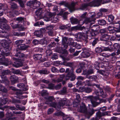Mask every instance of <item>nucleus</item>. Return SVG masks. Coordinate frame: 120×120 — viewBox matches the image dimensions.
<instances>
[{
    "label": "nucleus",
    "instance_id": "nucleus-10",
    "mask_svg": "<svg viewBox=\"0 0 120 120\" xmlns=\"http://www.w3.org/2000/svg\"><path fill=\"white\" fill-rule=\"evenodd\" d=\"M78 111L86 114L87 112V108L84 104L82 103V105L80 106V108L78 109Z\"/></svg>",
    "mask_w": 120,
    "mask_h": 120
},
{
    "label": "nucleus",
    "instance_id": "nucleus-44",
    "mask_svg": "<svg viewBox=\"0 0 120 120\" xmlns=\"http://www.w3.org/2000/svg\"><path fill=\"white\" fill-rule=\"evenodd\" d=\"M16 107L19 109L20 110H23L25 109V107L21 105H16Z\"/></svg>",
    "mask_w": 120,
    "mask_h": 120
},
{
    "label": "nucleus",
    "instance_id": "nucleus-14",
    "mask_svg": "<svg viewBox=\"0 0 120 120\" xmlns=\"http://www.w3.org/2000/svg\"><path fill=\"white\" fill-rule=\"evenodd\" d=\"M94 22L90 23L89 25V26L92 28L91 30H92L95 31L98 30L99 29V26L98 25H94L92 26L94 23Z\"/></svg>",
    "mask_w": 120,
    "mask_h": 120
},
{
    "label": "nucleus",
    "instance_id": "nucleus-3",
    "mask_svg": "<svg viewBox=\"0 0 120 120\" xmlns=\"http://www.w3.org/2000/svg\"><path fill=\"white\" fill-rule=\"evenodd\" d=\"M104 100L102 99H100L98 96L94 97V99H92L91 100V102L92 103L93 107H95L98 105L100 104V103L103 102Z\"/></svg>",
    "mask_w": 120,
    "mask_h": 120
},
{
    "label": "nucleus",
    "instance_id": "nucleus-24",
    "mask_svg": "<svg viewBox=\"0 0 120 120\" xmlns=\"http://www.w3.org/2000/svg\"><path fill=\"white\" fill-rule=\"evenodd\" d=\"M113 28L117 29L118 31L120 32V24L119 23V21L113 24Z\"/></svg>",
    "mask_w": 120,
    "mask_h": 120
},
{
    "label": "nucleus",
    "instance_id": "nucleus-28",
    "mask_svg": "<svg viewBox=\"0 0 120 120\" xmlns=\"http://www.w3.org/2000/svg\"><path fill=\"white\" fill-rule=\"evenodd\" d=\"M97 110H94L93 109H90L88 112H87L86 114L88 115L91 116L94 113L95 111H97Z\"/></svg>",
    "mask_w": 120,
    "mask_h": 120
},
{
    "label": "nucleus",
    "instance_id": "nucleus-32",
    "mask_svg": "<svg viewBox=\"0 0 120 120\" xmlns=\"http://www.w3.org/2000/svg\"><path fill=\"white\" fill-rule=\"evenodd\" d=\"M15 56L19 57H24V58H26L27 57V56H25L24 54L19 52L15 55Z\"/></svg>",
    "mask_w": 120,
    "mask_h": 120
},
{
    "label": "nucleus",
    "instance_id": "nucleus-18",
    "mask_svg": "<svg viewBox=\"0 0 120 120\" xmlns=\"http://www.w3.org/2000/svg\"><path fill=\"white\" fill-rule=\"evenodd\" d=\"M69 45L71 46V47H75L77 49H79L81 48L80 45L79 44H77L74 42H70L69 44Z\"/></svg>",
    "mask_w": 120,
    "mask_h": 120
},
{
    "label": "nucleus",
    "instance_id": "nucleus-55",
    "mask_svg": "<svg viewBox=\"0 0 120 120\" xmlns=\"http://www.w3.org/2000/svg\"><path fill=\"white\" fill-rule=\"evenodd\" d=\"M46 55L47 56H49L51 55L52 53V52L51 50H47L46 51Z\"/></svg>",
    "mask_w": 120,
    "mask_h": 120
},
{
    "label": "nucleus",
    "instance_id": "nucleus-31",
    "mask_svg": "<svg viewBox=\"0 0 120 120\" xmlns=\"http://www.w3.org/2000/svg\"><path fill=\"white\" fill-rule=\"evenodd\" d=\"M51 20L54 23L58 22V17H55L52 15Z\"/></svg>",
    "mask_w": 120,
    "mask_h": 120
},
{
    "label": "nucleus",
    "instance_id": "nucleus-51",
    "mask_svg": "<svg viewBox=\"0 0 120 120\" xmlns=\"http://www.w3.org/2000/svg\"><path fill=\"white\" fill-rule=\"evenodd\" d=\"M84 34L81 33H79L77 35V38L79 39H81L83 36Z\"/></svg>",
    "mask_w": 120,
    "mask_h": 120
},
{
    "label": "nucleus",
    "instance_id": "nucleus-57",
    "mask_svg": "<svg viewBox=\"0 0 120 120\" xmlns=\"http://www.w3.org/2000/svg\"><path fill=\"white\" fill-rule=\"evenodd\" d=\"M62 78H60V77L57 80H53L52 81L53 82H60L63 80Z\"/></svg>",
    "mask_w": 120,
    "mask_h": 120
},
{
    "label": "nucleus",
    "instance_id": "nucleus-60",
    "mask_svg": "<svg viewBox=\"0 0 120 120\" xmlns=\"http://www.w3.org/2000/svg\"><path fill=\"white\" fill-rule=\"evenodd\" d=\"M51 70L53 72H55L58 71V69L54 67H53L51 68Z\"/></svg>",
    "mask_w": 120,
    "mask_h": 120
},
{
    "label": "nucleus",
    "instance_id": "nucleus-36",
    "mask_svg": "<svg viewBox=\"0 0 120 120\" xmlns=\"http://www.w3.org/2000/svg\"><path fill=\"white\" fill-rule=\"evenodd\" d=\"M96 115L97 116V118H98L99 120L100 119V118L102 116H103L102 113L100 111L96 113Z\"/></svg>",
    "mask_w": 120,
    "mask_h": 120
},
{
    "label": "nucleus",
    "instance_id": "nucleus-8",
    "mask_svg": "<svg viewBox=\"0 0 120 120\" xmlns=\"http://www.w3.org/2000/svg\"><path fill=\"white\" fill-rule=\"evenodd\" d=\"M52 15V14L50 12L45 11L42 18L46 21H48L51 20Z\"/></svg>",
    "mask_w": 120,
    "mask_h": 120
},
{
    "label": "nucleus",
    "instance_id": "nucleus-54",
    "mask_svg": "<svg viewBox=\"0 0 120 120\" xmlns=\"http://www.w3.org/2000/svg\"><path fill=\"white\" fill-rule=\"evenodd\" d=\"M0 22L2 23H7L8 21L4 17L0 18Z\"/></svg>",
    "mask_w": 120,
    "mask_h": 120
},
{
    "label": "nucleus",
    "instance_id": "nucleus-4",
    "mask_svg": "<svg viewBox=\"0 0 120 120\" xmlns=\"http://www.w3.org/2000/svg\"><path fill=\"white\" fill-rule=\"evenodd\" d=\"M76 4V3L72 2L70 4H69L68 3L64 1L60 3V4L64 5L66 7H68L71 12H72L75 10V7Z\"/></svg>",
    "mask_w": 120,
    "mask_h": 120
},
{
    "label": "nucleus",
    "instance_id": "nucleus-2",
    "mask_svg": "<svg viewBox=\"0 0 120 120\" xmlns=\"http://www.w3.org/2000/svg\"><path fill=\"white\" fill-rule=\"evenodd\" d=\"M69 68L66 69L65 72L67 73L68 74L67 75L65 79L66 80H68L69 78H71V80L73 81L75 80V76L73 74V70H74V68L73 67H71V69L70 70Z\"/></svg>",
    "mask_w": 120,
    "mask_h": 120
},
{
    "label": "nucleus",
    "instance_id": "nucleus-56",
    "mask_svg": "<svg viewBox=\"0 0 120 120\" xmlns=\"http://www.w3.org/2000/svg\"><path fill=\"white\" fill-rule=\"evenodd\" d=\"M55 45V43L54 42H53L50 43L49 45L47 46V47H48V48L49 49L51 48L54 47Z\"/></svg>",
    "mask_w": 120,
    "mask_h": 120
},
{
    "label": "nucleus",
    "instance_id": "nucleus-64",
    "mask_svg": "<svg viewBox=\"0 0 120 120\" xmlns=\"http://www.w3.org/2000/svg\"><path fill=\"white\" fill-rule=\"evenodd\" d=\"M12 72L14 74H19L21 73L20 71L19 70H14Z\"/></svg>",
    "mask_w": 120,
    "mask_h": 120
},
{
    "label": "nucleus",
    "instance_id": "nucleus-29",
    "mask_svg": "<svg viewBox=\"0 0 120 120\" xmlns=\"http://www.w3.org/2000/svg\"><path fill=\"white\" fill-rule=\"evenodd\" d=\"M5 59L3 55L0 54V64H4Z\"/></svg>",
    "mask_w": 120,
    "mask_h": 120
},
{
    "label": "nucleus",
    "instance_id": "nucleus-7",
    "mask_svg": "<svg viewBox=\"0 0 120 120\" xmlns=\"http://www.w3.org/2000/svg\"><path fill=\"white\" fill-rule=\"evenodd\" d=\"M89 14L90 15V17L88 18H87L85 19V22L86 23L90 22L91 21H93V22H94L95 20V18L96 15V14L94 12H90Z\"/></svg>",
    "mask_w": 120,
    "mask_h": 120
},
{
    "label": "nucleus",
    "instance_id": "nucleus-42",
    "mask_svg": "<svg viewBox=\"0 0 120 120\" xmlns=\"http://www.w3.org/2000/svg\"><path fill=\"white\" fill-rule=\"evenodd\" d=\"M114 17L112 15H110L108 16V20L110 22H112L114 20Z\"/></svg>",
    "mask_w": 120,
    "mask_h": 120
},
{
    "label": "nucleus",
    "instance_id": "nucleus-12",
    "mask_svg": "<svg viewBox=\"0 0 120 120\" xmlns=\"http://www.w3.org/2000/svg\"><path fill=\"white\" fill-rule=\"evenodd\" d=\"M77 79L78 80V82L76 83V84L78 85H83V84L85 83V82L82 83L81 80H83L84 79V77L81 76H78L77 77Z\"/></svg>",
    "mask_w": 120,
    "mask_h": 120
},
{
    "label": "nucleus",
    "instance_id": "nucleus-30",
    "mask_svg": "<svg viewBox=\"0 0 120 120\" xmlns=\"http://www.w3.org/2000/svg\"><path fill=\"white\" fill-rule=\"evenodd\" d=\"M40 3L39 1L34 2L32 8L34 9H35L38 7H39L40 5Z\"/></svg>",
    "mask_w": 120,
    "mask_h": 120
},
{
    "label": "nucleus",
    "instance_id": "nucleus-62",
    "mask_svg": "<svg viewBox=\"0 0 120 120\" xmlns=\"http://www.w3.org/2000/svg\"><path fill=\"white\" fill-rule=\"evenodd\" d=\"M94 70L93 69H90L87 71V75L91 74L94 73Z\"/></svg>",
    "mask_w": 120,
    "mask_h": 120
},
{
    "label": "nucleus",
    "instance_id": "nucleus-49",
    "mask_svg": "<svg viewBox=\"0 0 120 120\" xmlns=\"http://www.w3.org/2000/svg\"><path fill=\"white\" fill-rule=\"evenodd\" d=\"M92 80H95L97 79V77L95 75H93L87 78Z\"/></svg>",
    "mask_w": 120,
    "mask_h": 120
},
{
    "label": "nucleus",
    "instance_id": "nucleus-19",
    "mask_svg": "<svg viewBox=\"0 0 120 120\" xmlns=\"http://www.w3.org/2000/svg\"><path fill=\"white\" fill-rule=\"evenodd\" d=\"M95 3H99V5L98 6H100L101 4H104L105 3H108L111 1V0H95Z\"/></svg>",
    "mask_w": 120,
    "mask_h": 120
},
{
    "label": "nucleus",
    "instance_id": "nucleus-45",
    "mask_svg": "<svg viewBox=\"0 0 120 120\" xmlns=\"http://www.w3.org/2000/svg\"><path fill=\"white\" fill-rule=\"evenodd\" d=\"M40 74H47L49 73V71H47L45 69L42 70H40L39 71Z\"/></svg>",
    "mask_w": 120,
    "mask_h": 120
},
{
    "label": "nucleus",
    "instance_id": "nucleus-1",
    "mask_svg": "<svg viewBox=\"0 0 120 120\" xmlns=\"http://www.w3.org/2000/svg\"><path fill=\"white\" fill-rule=\"evenodd\" d=\"M71 103L67 99L64 98L59 102L58 103L56 104L54 102H52L50 104V106L55 108L60 109L61 107H63L65 105L66 106H68V108H71Z\"/></svg>",
    "mask_w": 120,
    "mask_h": 120
},
{
    "label": "nucleus",
    "instance_id": "nucleus-40",
    "mask_svg": "<svg viewBox=\"0 0 120 120\" xmlns=\"http://www.w3.org/2000/svg\"><path fill=\"white\" fill-rule=\"evenodd\" d=\"M23 41V40H18L15 41V43L17 45V48L18 47L19 45H21Z\"/></svg>",
    "mask_w": 120,
    "mask_h": 120
},
{
    "label": "nucleus",
    "instance_id": "nucleus-25",
    "mask_svg": "<svg viewBox=\"0 0 120 120\" xmlns=\"http://www.w3.org/2000/svg\"><path fill=\"white\" fill-rule=\"evenodd\" d=\"M15 64H13L12 65L13 66L16 68H18L20 66H22V63L20 61H16L14 62Z\"/></svg>",
    "mask_w": 120,
    "mask_h": 120
},
{
    "label": "nucleus",
    "instance_id": "nucleus-11",
    "mask_svg": "<svg viewBox=\"0 0 120 120\" xmlns=\"http://www.w3.org/2000/svg\"><path fill=\"white\" fill-rule=\"evenodd\" d=\"M81 55L83 57L86 58L90 56V54L88 49L84 48L83 49V52L81 53Z\"/></svg>",
    "mask_w": 120,
    "mask_h": 120
},
{
    "label": "nucleus",
    "instance_id": "nucleus-9",
    "mask_svg": "<svg viewBox=\"0 0 120 120\" xmlns=\"http://www.w3.org/2000/svg\"><path fill=\"white\" fill-rule=\"evenodd\" d=\"M35 13L36 16H37L38 18V20L40 19L43 17L44 14H45L44 11L42 10V8H39L36 11Z\"/></svg>",
    "mask_w": 120,
    "mask_h": 120
},
{
    "label": "nucleus",
    "instance_id": "nucleus-46",
    "mask_svg": "<svg viewBox=\"0 0 120 120\" xmlns=\"http://www.w3.org/2000/svg\"><path fill=\"white\" fill-rule=\"evenodd\" d=\"M42 56L41 54H37L34 56V58L36 60H40Z\"/></svg>",
    "mask_w": 120,
    "mask_h": 120
},
{
    "label": "nucleus",
    "instance_id": "nucleus-50",
    "mask_svg": "<svg viewBox=\"0 0 120 120\" xmlns=\"http://www.w3.org/2000/svg\"><path fill=\"white\" fill-rule=\"evenodd\" d=\"M95 51L97 53H100L102 51V47L97 48L95 49Z\"/></svg>",
    "mask_w": 120,
    "mask_h": 120
},
{
    "label": "nucleus",
    "instance_id": "nucleus-48",
    "mask_svg": "<svg viewBox=\"0 0 120 120\" xmlns=\"http://www.w3.org/2000/svg\"><path fill=\"white\" fill-rule=\"evenodd\" d=\"M66 88L64 87L63 88L62 90L61 91L60 93L61 94L63 95L66 93Z\"/></svg>",
    "mask_w": 120,
    "mask_h": 120
},
{
    "label": "nucleus",
    "instance_id": "nucleus-33",
    "mask_svg": "<svg viewBox=\"0 0 120 120\" xmlns=\"http://www.w3.org/2000/svg\"><path fill=\"white\" fill-rule=\"evenodd\" d=\"M0 91L5 93L7 92V89L4 86L1 85H0Z\"/></svg>",
    "mask_w": 120,
    "mask_h": 120
},
{
    "label": "nucleus",
    "instance_id": "nucleus-63",
    "mask_svg": "<svg viewBox=\"0 0 120 120\" xmlns=\"http://www.w3.org/2000/svg\"><path fill=\"white\" fill-rule=\"evenodd\" d=\"M53 28V27L52 25H50L46 27L47 30H49V31L52 30Z\"/></svg>",
    "mask_w": 120,
    "mask_h": 120
},
{
    "label": "nucleus",
    "instance_id": "nucleus-27",
    "mask_svg": "<svg viewBox=\"0 0 120 120\" xmlns=\"http://www.w3.org/2000/svg\"><path fill=\"white\" fill-rule=\"evenodd\" d=\"M71 22L73 24H77L78 23L79 21L77 19L72 17L70 19Z\"/></svg>",
    "mask_w": 120,
    "mask_h": 120
},
{
    "label": "nucleus",
    "instance_id": "nucleus-5",
    "mask_svg": "<svg viewBox=\"0 0 120 120\" xmlns=\"http://www.w3.org/2000/svg\"><path fill=\"white\" fill-rule=\"evenodd\" d=\"M99 5V3H95L94 0L90 3L82 4L80 8V9L82 10H83L89 6L95 7L96 6H98Z\"/></svg>",
    "mask_w": 120,
    "mask_h": 120
},
{
    "label": "nucleus",
    "instance_id": "nucleus-41",
    "mask_svg": "<svg viewBox=\"0 0 120 120\" xmlns=\"http://www.w3.org/2000/svg\"><path fill=\"white\" fill-rule=\"evenodd\" d=\"M9 73L10 71L9 70H4L2 72L1 76H4V75H8L9 74Z\"/></svg>",
    "mask_w": 120,
    "mask_h": 120
},
{
    "label": "nucleus",
    "instance_id": "nucleus-26",
    "mask_svg": "<svg viewBox=\"0 0 120 120\" xmlns=\"http://www.w3.org/2000/svg\"><path fill=\"white\" fill-rule=\"evenodd\" d=\"M1 43L2 44V45L4 47V49L6 51H8L9 47V44L6 42H2Z\"/></svg>",
    "mask_w": 120,
    "mask_h": 120
},
{
    "label": "nucleus",
    "instance_id": "nucleus-13",
    "mask_svg": "<svg viewBox=\"0 0 120 120\" xmlns=\"http://www.w3.org/2000/svg\"><path fill=\"white\" fill-rule=\"evenodd\" d=\"M61 57L64 60V62H63L64 65L66 66H69L71 65V63L69 62L66 63V60L68 61L70 59L68 57H65L63 56H61Z\"/></svg>",
    "mask_w": 120,
    "mask_h": 120
},
{
    "label": "nucleus",
    "instance_id": "nucleus-53",
    "mask_svg": "<svg viewBox=\"0 0 120 120\" xmlns=\"http://www.w3.org/2000/svg\"><path fill=\"white\" fill-rule=\"evenodd\" d=\"M11 25L12 28L14 29L17 28L19 27H20V25L17 24L14 25L12 23L11 24Z\"/></svg>",
    "mask_w": 120,
    "mask_h": 120
},
{
    "label": "nucleus",
    "instance_id": "nucleus-61",
    "mask_svg": "<svg viewBox=\"0 0 120 120\" xmlns=\"http://www.w3.org/2000/svg\"><path fill=\"white\" fill-rule=\"evenodd\" d=\"M17 86L20 88H22L24 87V85L23 83H20L17 85Z\"/></svg>",
    "mask_w": 120,
    "mask_h": 120
},
{
    "label": "nucleus",
    "instance_id": "nucleus-47",
    "mask_svg": "<svg viewBox=\"0 0 120 120\" xmlns=\"http://www.w3.org/2000/svg\"><path fill=\"white\" fill-rule=\"evenodd\" d=\"M73 120V118L69 117L68 116H66L64 117L63 120Z\"/></svg>",
    "mask_w": 120,
    "mask_h": 120
},
{
    "label": "nucleus",
    "instance_id": "nucleus-35",
    "mask_svg": "<svg viewBox=\"0 0 120 120\" xmlns=\"http://www.w3.org/2000/svg\"><path fill=\"white\" fill-rule=\"evenodd\" d=\"M39 44L42 45H47L48 42L45 39H41L39 41Z\"/></svg>",
    "mask_w": 120,
    "mask_h": 120
},
{
    "label": "nucleus",
    "instance_id": "nucleus-21",
    "mask_svg": "<svg viewBox=\"0 0 120 120\" xmlns=\"http://www.w3.org/2000/svg\"><path fill=\"white\" fill-rule=\"evenodd\" d=\"M42 32L41 30L36 31L34 32V34L37 37L41 38L43 36Z\"/></svg>",
    "mask_w": 120,
    "mask_h": 120
},
{
    "label": "nucleus",
    "instance_id": "nucleus-39",
    "mask_svg": "<svg viewBox=\"0 0 120 120\" xmlns=\"http://www.w3.org/2000/svg\"><path fill=\"white\" fill-rule=\"evenodd\" d=\"M69 27L67 25H62L59 27V28L62 30H65L67 29L68 27Z\"/></svg>",
    "mask_w": 120,
    "mask_h": 120
},
{
    "label": "nucleus",
    "instance_id": "nucleus-15",
    "mask_svg": "<svg viewBox=\"0 0 120 120\" xmlns=\"http://www.w3.org/2000/svg\"><path fill=\"white\" fill-rule=\"evenodd\" d=\"M68 38L66 37H64L62 38V44L65 49H66L68 47V42L67 41Z\"/></svg>",
    "mask_w": 120,
    "mask_h": 120
},
{
    "label": "nucleus",
    "instance_id": "nucleus-20",
    "mask_svg": "<svg viewBox=\"0 0 120 120\" xmlns=\"http://www.w3.org/2000/svg\"><path fill=\"white\" fill-rule=\"evenodd\" d=\"M10 79L12 84L16 83L18 80V77L15 76H11L10 77Z\"/></svg>",
    "mask_w": 120,
    "mask_h": 120
},
{
    "label": "nucleus",
    "instance_id": "nucleus-58",
    "mask_svg": "<svg viewBox=\"0 0 120 120\" xmlns=\"http://www.w3.org/2000/svg\"><path fill=\"white\" fill-rule=\"evenodd\" d=\"M32 42L33 44L35 45L39 43V41L38 40L36 39H34L33 41Z\"/></svg>",
    "mask_w": 120,
    "mask_h": 120
},
{
    "label": "nucleus",
    "instance_id": "nucleus-34",
    "mask_svg": "<svg viewBox=\"0 0 120 120\" xmlns=\"http://www.w3.org/2000/svg\"><path fill=\"white\" fill-rule=\"evenodd\" d=\"M1 77L2 79V81L3 82L6 83L7 84H8L9 83V81L8 80L7 77L5 76L4 77L3 76H1Z\"/></svg>",
    "mask_w": 120,
    "mask_h": 120
},
{
    "label": "nucleus",
    "instance_id": "nucleus-52",
    "mask_svg": "<svg viewBox=\"0 0 120 120\" xmlns=\"http://www.w3.org/2000/svg\"><path fill=\"white\" fill-rule=\"evenodd\" d=\"M82 65H83L82 64L81 65L80 64V67L81 68H79L77 69L76 71V72L78 73H81L82 71Z\"/></svg>",
    "mask_w": 120,
    "mask_h": 120
},
{
    "label": "nucleus",
    "instance_id": "nucleus-37",
    "mask_svg": "<svg viewBox=\"0 0 120 120\" xmlns=\"http://www.w3.org/2000/svg\"><path fill=\"white\" fill-rule=\"evenodd\" d=\"M98 23L100 25H104L106 24V21L103 20H100L98 21Z\"/></svg>",
    "mask_w": 120,
    "mask_h": 120
},
{
    "label": "nucleus",
    "instance_id": "nucleus-22",
    "mask_svg": "<svg viewBox=\"0 0 120 120\" xmlns=\"http://www.w3.org/2000/svg\"><path fill=\"white\" fill-rule=\"evenodd\" d=\"M14 0H11V1L9 2L8 3L11 5V7L13 9H16L18 7L16 4L13 2Z\"/></svg>",
    "mask_w": 120,
    "mask_h": 120
},
{
    "label": "nucleus",
    "instance_id": "nucleus-23",
    "mask_svg": "<svg viewBox=\"0 0 120 120\" xmlns=\"http://www.w3.org/2000/svg\"><path fill=\"white\" fill-rule=\"evenodd\" d=\"M29 47V46L26 45L25 44H22L19 45L18 48L20 50H25Z\"/></svg>",
    "mask_w": 120,
    "mask_h": 120
},
{
    "label": "nucleus",
    "instance_id": "nucleus-43",
    "mask_svg": "<svg viewBox=\"0 0 120 120\" xmlns=\"http://www.w3.org/2000/svg\"><path fill=\"white\" fill-rule=\"evenodd\" d=\"M34 2L33 1H29L27 3V5L28 6H29L32 8L34 4Z\"/></svg>",
    "mask_w": 120,
    "mask_h": 120
},
{
    "label": "nucleus",
    "instance_id": "nucleus-38",
    "mask_svg": "<svg viewBox=\"0 0 120 120\" xmlns=\"http://www.w3.org/2000/svg\"><path fill=\"white\" fill-rule=\"evenodd\" d=\"M81 30H82L83 33L84 34H87L88 33L89 30L88 29H86L84 27H82L80 28Z\"/></svg>",
    "mask_w": 120,
    "mask_h": 120
},
{
    "label": "nucleus",
    "instance_id": "nucleus-16",
    "mask_svg": "<svg viewBox=\"0 0 120 120\" xmlns=\"http://www.w3.org/2000/svg\"><path fill=\"white\" fill-rule=\"evenodd\" d=\"M0 28L3 30H8L10 29V27L6 24L0 23Z\"/></svg>",
    "mask_w": 120,
    "mask_h": 120
},
{
    "label": "nucleus",
    "instance_id": "nucleus-17",
    "mask_svg": "<svg viewBox=\"0 0 120 120\" xmlns=\"http://www.w3.org/2000/svg\"><path fill=\"white\" fill-rule=\"evenodd\" d=\"M110 38L109 35L107 34H105L102 35L100 40L102 41H106L109 40Z\"/></svg>",
    "mask_w": 120,
    "mask_h": 120
},
{
    "label": "nucleus",
    "instance_id": "nucleus-6",
    "mask_svg": "<svg viewBox=\"0 0 120 120\" xmlns=\"http://www.w3.org/2000/svg\"><path fill=\"white\" fill-rule=\"evenodd\" d=\"M99 5V3H95L94 0L90 3L82 4L80 8V9L82 10H83L89 6L95 7L96 6H98Z\"/></svg>",
    "mask_w": 120,
    "mask_h": 120
},
{
    "label": "nucleus",
    "instance_id": "nucleus-59",
    "mask_svg": "<svg viewBox=\"0 0 120 120\" xmlns=\"http://www.w3.org/2000/svg\"><path fill=\"white\" fill-rule=\"evenodd\" d=\"M98 41V38H96L91 43V44L93 46H94L97 43V42Z\"/></svg>",
    "mask_w": 120,
    "mask_h": 120
}]
</instances>
